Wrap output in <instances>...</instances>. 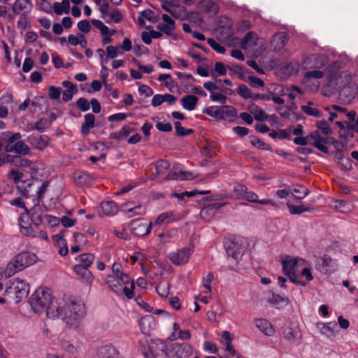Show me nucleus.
<instances>
[{"instance_id": "f257e3e1", "label": "nucleus", "mask_w": 358, "mask_h": 358, "mask_svg": "<svg viewBox=\"0 0 358 358\" xmlns=\"http://www.w3.org/2000/svg\"><path fill=\"white\" fill-rule=\"evenodd\" d=\"M85 315V306L80 300H71L63 305L55 302L49 307L48 311L49 318H60L72 327H77Z\"/></svg>"}, {"instance_id": "f03ea898", "label": "nucleus", "mask_w": 358, "mask_h": 358, "mask_svg": "<svg viewBox=\"0 0 358 358\" xmlns=\"http://www.w3.org/2000/svg\"><path fill=\"white\" fill-rule=\"evenodd\" d=\"M36 255L31 252H22L15 255L7 264L4 274L7 278L13 276L19 271L24 270L36 262Z\"/></svg>"}, {"instance_id": "7ed1b4c3", "label": "nucleus", "mask_w": 358, "mask_h": 358, "mask_svg": "<svg viewBox=\"0 0 358 358\" xmlns=\"http://www.w3.org/2000/svg\"><path fill=\"white\" fill-rule=\"evenodd\" d=\"M55 302L58 301L52 296L50 290L43 287L37 289L29 299L30 306L35 313H40L45 309L47 315L49 307Z\"/></svg>"}, {"instance_id": "20e7f679", "label": "nucleus", "mask_w": 358, "mask_h": 358, "mask_svg": "<svg viewBox=\"0 0 358 358\" xmlns=\"http://www.w3.org/2000/svg\"><path fill=\"white\" fill-rule=\"evenodd\" d=\"M10 203L12 206H15L25 210V214L21 215L20 217H19L20 231L22 235L31 238H39L46 241H48V234L45 231L35 230L31 227V226L29 224L26 223L24 221V217L28 215L29 213L28 209L25 207L24 203L21 198L15 199L10 201Z\"/></svg>"}, {"instance_id": "39448f33", "label": "nucleus", "mask_w": 358, "mask_h": 358, "mask_svg": "<svg viewBox=\"0 0 358 358\" xmlns=\"http://www.w3.org/2000/svg\"><path fill=\"white\" fill-rule=\"evenodd\" d=\"M1 138L6 143L4 150L7 152H15L17 155H27L30 153V148L21 139L20 133L5 131L1 134Z\"/></svg>"}, {"instance_id": "423d86ee", "label": "nucleus", "mask_w": 358, "mask_h": 358, "mask_svg": "<svg viewBox=\"0 0 358 358\" xmlns=\"http://www.w3.org/2000/svg\"><path fill=\"white\" fill-rule=\"evenodd\" d=\"M29 292V285L24 280L15 278L8 282L4 296L15 303L27 298Z\"/></svg>"}, {"instance_id": "0eeeda50", "label": "nucleus", "mask_w": 358, "mask_h": 358, "mask_svg": "<svg viewBox=\"0 0 358 358\" xmlns=\"http://www.w3.org/2000/svg\"><path fill=\"white\" fill-rule=\"evenodd\" d=\"M306 264V261L300 257H293L287 256L282 261V265L284 273L289 277L291 282L301 286H306V282L299 280L296 273L299 268Z\"/></svg>"}, {"instance_id": "6e6552de", "label": "nucleus", "mask_w": 358, "mask_h": 358, "mask_svg": "<svg viewBox=\"0 0 358 358\" xmlns=\"http://www.w3.org/2000/svg\"><path fill=\"white\" fill-rule=\"evenodd\" d=\"M106 282L108 287L117 295H124L127 299H132L134 296V290L135 284L129 277V282L122 283L119 278L115 275H107Z\"/></svg>"}, {"instance_id": "1a4fd4ad", "label": "nucleus", "mask_w": 358, "mask_h": 358, "mask_svg": "<svg viewBox=\"0 0 358 358\" xmlns=\"http://www.w3.org/2000/svg\"><path fill=\"white\" fill-rule=\"evenodd\" d=\"M140 351L144 358H166V343L160 339H153L146 345L141 343Z\"/></svg>"}, {"instance_id": "9d476101", "label": "nucleus", "mask_w": 358, "mask_h": 358, "mask_svg": "<svg viewBox=\"0 0 358 358\" xmlns=\"http://www.w3.org/2000/svg\"><path fill=\"white\" fill-rule=\"evenodd\" d=\"M194 352V348L186 343L166 344V358H190Z\"/></svg>"}, {"instance_id": "9b49d317", "label": "nucleus", "mask_w": 358, "mask_h": 358, "mask_svg": "<svg viewBox=\"0 0 358 358\" xmlns=\"http://www.w3.org/2000/svg\"><path fill=\"white\" fill-rule=\"evenodd\" d=\"M2 161L3 163H8L15 168L29 171L31 174L35 173L37 171L34 163L30 159L23 157L22 155L7 154L3 157Z\"/></svg>"}, {"instance_id": "f8f14e48", "label": "nucleus", "mask_w": 358, "mask_h": 358, "mask_svg": "<svg viewBox=\"0 0 358 358\" xmlns=\"http://www.w3.org/2000/svg\"><path fill=\"white\" fill-rule=\"evenodd\" d=\"M247 247V240L243 238L238 237L234 238V240L229 243L226 248V252L228 256H231L235 260L239 261L246 251Z\"/></svg>"}, {"instance_id": "ddd939ff", "label": "nucleus", "mask_w": 358, "mask_h": 358, "mask_svg": "<svg viewBox=\"0 0 358 358\" xmlns=\"http://www.w3.org/2000/svg\"><path fill=\"white\" fill-rule=\"evenodd\" d=\"M192 252L193 248L189 245L170 253L169 256L173 264L182 265L187 263Z\"/></svg>"}, {"instance_id": "4468645a", "label": "nucleus", "mask_w": 358, "mask_h": 358, "mask_svg": "<svg viewBox=\"0 0 358 358\" xmlns=\"http://www.w3.org/2000/svg\"><path fill=\"white\" fill-rule=\"evenodd\" d=\"M196 178V174H194L192 171H186L182 169V167L179 165H175L170 170L168 175L166 176L167 180H192Z\"/></svg>"}, {"instance_id": "2eb2a0df", "label": "nucleus", "mask_w": 358, "mask_h": 358, "mask_svg": "<svg viewBox=\"0 0 358 358\" xmlns=\"http://www.w3.org/2000/svg\"><path fill=\"white\" fill-rule=\"evenodd\" d=\"M152 227V222H147L143 219L133 220L130 223L131 231L139 236H145L150 234Z\"/></svg>"}, {"instance_id": "dca6fc26", "label": "nucleus", "mask_w": 358, "mask_h": 358, "mask_svg": "<svg viewBox=\"0 0 358 358\" xmlns=\"http://www.w3.org/2000/svg\"><path fill=\"white\" fill-rule=\"evenodd\" d=\"M328 62V59L323 55H311L303 62L304 69H320Z\"/></svg>"}, {"instance_id": "f3484780", "label": "nucleus", "mask_w": 358, "mask_h": 358, "mask_svg": "<svg viewBox=\"0 0 358 358\" xmlns=\"http://www.w3.org/2000/svg\"><path fill=\"white\" fill-rule=\"evenodd\" d=\"M27 141L34 148L43 150L49 145L50 139L47 135L31 134L27 137Z\"/></svg>"}, {"instance_id": "a211bd4d", "label": "nucleus", "mask_w": 358, "mask_h": 358, "mask_svg": "<svg viewBox=\"0 0 358 358\" xmlns=\"http://www.w3.org/2000/svg\"><path fill=\"white\" fill-rule=\"evenodd\" d=\"M96 356L98 358H123L119 350L112 344L99 348Z\"/></svg>"}, {"instance_id": "6ab92c4d", "label": "nucleus", "mask_w": 358, "mask_h": 358, "mask_svg": "<svg viewBox=\"0 0 358 358\" xmlns=\"http://www.w3.org/2000/svg\"><path fill=\"white\" fill-rule=\"evenodd\" d=\"M169 168V163L166 160H159L155 164L149 166L148 172L150 173V177L155 179L160 176L164 175Z\"/></svg>"}, {"instance_id": "aec40b11", "label": "nucleus", "mask_w": 358, "mask_h": 358, "mask_svg": "<svg viewBox=\"0 0 358 358\" xmlns=\"http://www.w3.org/2000/svg\"><path fill=\"white\" fill-rule=\"evenodd\" d=\"M315 268L323 273H331L335 271L334 263L332 259L327 255L317 259Z\"/></svg>"}, {"instance_id": "412c9836", "label": "nucleus", "mask_w": 358, "mask_h": 358, "mask_svg": "<svg viewBox=\"0 0 358 358\" xmlns=\"http://www.w3.org/2000/svg\"><path fill=\"white\" fill-rule=\"evenodd\" d=\"M310 140H313V145L324 153L329 152L327 143H330V138H323L317 131L311 132L309 134Z\"/></svg>"}, {"instance_id": "4be33fe9", "label": "nucleus", "mask_w": 358, "mask_h": 358, "mask_svg": "<svg viewBox=\"0 0 358 358\" xmlns=\"http://www.w3.org/2000/svg\"><path fill=\"white\" fill-rule=\"evenodd\" d=\"M162 18L164 22L157 24V29L167 36H171L175 30V22L167 14H163Z\"/></svg>"}, {"instance_id": "5701e85b", "label": "nucleus", "mask_w": 358, "mask_h": 358, "mask_svg": "<svg viewBox=\"0 0 358 358\" xmlns=\"http://www.w3.org/2000/svg\"><path fill=\"white\" fill-rule=\"evenodd\" d=\"M162 6L175 18H182L185 16V9L182 6L164 2Z\"/></svg>"}, {"instance_id": "b1692460", "label": "nucleus", "mask_w": 358, "mask_h": 358, "mask_svg": "<svg viewBox=\"0 0 358 358\" xmlns=\"http://www.w3.org/2000/svg\"><path fill=\"white\" fill-rule=\"evenodd\" d=\"M122 210L129 215L130 217L134 215H143L146 213L145 207L138 204L134 206L133 203H126L122 206Z\"/></svg>"}, {"instance_id": "393cba45", "label": "nucleus", "mask_w": 358, "mask_h": 358, "mask_svg": "<svg viewBox=\"0 0 358 358\" xmlns=\"http://www.w3.org/2000/svg\"><path fill=\"white\" fill-rule=\"evenodd\" d=\"M232 341L233 337L229 331H222L220 343L225 347V350L227 351L230 355H236V350L232 345Z\"/></svg>"}, {"instance_id": "a878e982", "label": "nucleus", "mask_w": 358, "mask_h": 358, "mask_svg": "<svg viewBox=\"0 0 358 358\" xmlns=\"http://www.w3.org/2000/svg\"><path fill=\"white\" fill-rule=\"evenodd\" d=\"M172 341L182 340L187 341L191 338V333L189 330H182L179 327L178 324L174 323L173 324V331L170 336Z\"/></svg>"}, {"instance_id": "bb28decb", "label": "nucleus", "mask_w": 358, "mask_h": 358, "mask_svg": "<svg viewBox=\"0 0 358 358\" xmlns=\"http://www.w3.org/2000/svg\"><path fill=\"white\" fill-rule=\"evenodd\" d=\"M236 110L231 106L224 105L220 106V120L232 122L237 117Z\"/></svg>"}, {"instance_id": "cd10ccee", "label": "nucleus", "mask_w": 358, "mask_h": 358, "mask_svg": "<svg viewBox=\"0 0 358 358\" xmlns=\"http://www.w3.org/2000/svg\"><path fill=\"white\" fill-rule=\"evenodd\" d=\"M73 271L80 278L83 282L89 285H92L94 278L88 268H85V266L76 265L73 267Z\"/></svg>"}, {"instance_id": "c85d7f7f", "label": "nucleus", "mask_w": 358, "mask_h": 358, "mask_svg": "<svg viewBox=\"0 0 358 358\" xmlns=\"http://www.w3.org/2000/svg\"><path fill=\"white\" fill-rule=\"evenodd\" d=\"M177 77L180 79V85L185 92L189 93L191 88L193 87L190 83L195 80L191 74L183 73L180 72L176 73Z\"/></svg>"}, {"instance_id": "c756f323", "label": "nucleus", "mask_w": 358, "mask_h": 358, "mask_svg": "<svg viewBox=\"0 0 358 358\" xmlns=\"http://www.w3.org/2000/svg\"><path fill=\"white\" fill-rule=\"evenodd\" d=\"M62 85L66 88L62 92V99L65 102L69 101L72 99L73 95L78 92L77 86L69 81H64Z\"/></svg>"}, {"instance_id": "7c9ffc66", "label": "nucleus", "mask_w": 358, "mask_h": 358, "mask_svg": "<svg viewBox=\"0 0 358 358\" xmlns=\"http://www.w3.org/2000/svg\"><path fill=\"white\" fill-rule=\"evenodd\" d=\"M255 323V326L265 335L271 336L274 334V329L268 320L265 319H257Z\"/></svg>"}, {"instance_id": "2f4dec72", "label": "nucleus", "mask_w": 358, "mask_h": 358, "mask_svg": "<svg viewBox=\"0 0 358 358\" xmlns=\"http://www.w3.org/2000/svg\"><path fill=\"white\" fill-rule=\"evenodd\" d=\"M199 99L194 95L189 94L184 96L180 99V103L184 109L192 111L196 108Z\"/></svg>"}, {"instance_id": "473e14b6", "label": "nucleus", "mask_w": 358, "mask_h": 358, "mask_svg": "<svg viewBox=\"0 0 358 358\" xmlns=\"http://www.w3.org/2000/svg\"><path fill=\"white\" fill-rule=\"evenodd\" d=\"M118 212V207L113 201H104L100 205V213L104 215L111 216Z\"/></svg>"}, {"instance_id": "72a5a7b5", "label": "nucleus", "mask_w": 358, "mask_h": 358, "mask_svg": "<svg viewBox=\"0 0 358 358\" xmlns=\"http://www.w3.org/2000/svg\"><path fill=\"white\" fill-rule=\"evenodd\" d=\"M139 326L142 333L148 334L155 328L154 317L151 315H147L141 317L139 321Z\"/></svg>"}, {"instance_id": "f704fd0d", "label": "nucleus", "mask_w": 358, "mask_h": 358, "mask_svg": "<svg viewBox=\"0 0 358 358\" xmlns=\"http://www.w3.org/2000/svg\"><path fill=\"white\" fill-rule=\"evenodd\" d=\"M258 38L255 33L250 32L243 38L242 48L246 50L252 48L257 45Z\"/></svg>"}, {"instance_id": "c9c22d12", "label": "nucleus", "mask_w": 358, "mask_h": 358, "mask_svg": "<svg viewBox=\"0 0 358 358\" xmlns=\"http://www.w3.org/2000/svg\"><path fill=\"white\" fill-rule=\"evenodd\" d=\"M248 110L254 115V117L256 120L263 121L266 120L268 117L265 112L255 103L248 105Z\"/></svg>"}, {"instance_id": "e433bc0d", "label": "nucleus", "mask_w": 358, "mask_h": 358, "mask_svg": "<svg viewBox=\"0 0 358 358\" xmlns=\"http://www.w3.org/2000/svg\"><path fill=\"white\" fill-rule=\"evenodd\" d=\"M244 197L245 198L246 200H248L250 202L258 203L263 204V205H271L273 206H275V203L272 200H269V199L259 200L258 195L253 192L247 191V193L245 194Z\"/></svg>"}, {"instance_id": "4c0bfd02", "label": "nucleus", "mask_w": 358, "mask_h": 358, "mask_svg": "<svg viewBox=\"0 0 358 358\" xmlns=\"http://www.w3.org/2000/svg\"><path fill=\"white\" fill-rule=\"evenodd\" d=\"M95 117L94 115L87 113L85 115V122L82 124L81 132L83 135H87L90 129L94 127Z\"/></svg>"}, {"instance_id": "58836bf2", "label": "nucleus", "mask_w": 358, "mask_h": 358, "mask_svg": "<svg viewBox=\"0 0 358 358\" xmlns=\"http://www.w3.org/2000/svg\"><path fill=\"white\" fill-rule=\"evenodd\" d=\"M54 11L57 15H61L63 13H69L70 10L69 0H62V2L53 3Z\"/></svg>"}, {"instance_id": "ea45409f", "label": "nucleus", "mask_w": 358, "mask_h": 358, "mask_svg": "<svg viewBox=\"0 0 358 358\" xmlns=\"http://www.w3.org/2000/svg\"><path fill=\"white\" fill-rule=\"evenodd\" d=\"M112 271L113 274L110 275L119 278L122 283L129 282V275L122 271V266L120 264L114 263L112 266Z\"/></svg>"}, {"instance_id": "a19ab883", "label": "nucleus", "mask_w": 358, "mask_h": 358, "mask_svg": "<svg viewBox=\"0 0 358 358\" xmlns=\"http://www.w3.org/2000/svg\"><path fill=\"white\" fill-rule=\"evenodd\" d=\"M324 76V73L319 70H313L308 71L305 73L303 78V83L307 86L310 85V83L313 79H320Z\"/></svg>"}, {"instance_id": "79ce46f5", "label": "nucleus", "mask_w": 358, "mask_h": 358, "mask_svg": "<svg viewBox=\"0 0 358 358\" xmlns=\"http://www.w3.org/2000/svg\"><path fill=\"white\" fill-rule=\"evenodd\" d=\"M54 240L56 242L57 246L59 248V253L62 256H65L67 255L69 249L66 245V240L59 235H56L54 236Z\"/></svg>"}, {"instance_id": "37998d69", "label": "nucleus", "mask_w": 358, "mask_h": 358, "mask_svg": "<svg viewBox=\"0 0 358 358\" xmlns=\"http://www.w3.org/2000/svg\"><path fill=\"white\" fill-rule=\"evenodd\" d=\"M31 9V3L29 0H16L13 6V10L19 13L22 10H29Z\"/></svg>"}, {"instance_id": "c03bdc74", "label": "nucleus", "mask_w": 358, "mask_h": 358, "mask_svg": "<svg viewBox=\"0 0 358 358\" xmlns=\"http://www.w3.org/2000/svg\"><path fill=\"white\" fill-rule=\"evenodd\" d=\"M175 216V213L173 211H166L161 214H159L155 221V225H162L163 224H168L169 222V220Z\"/></svg>"}, {"instance_id": "a18cd8bd", "label": "nucleus", "mask_w": 358, "mask_h": 358, "mask_svg": "<svg viewBox=\"0 0 358 358\" xmlns=\"http://www.w3.org/2000/svg\"><path fill=\"white\" fill-rule=\"evenodd\" d=\"M78 261L79 264H77L78 266H85V268H88L94 261V256L89 253L83 254L78 257Z\"/></svg>"}, {"instance_id": "49530a36", "label": "nucleus", "mask_w": 358, "mask_h": 358, "mask_svg": "<svg viewBox=\"0 0 358 358\" xmlns=\"http://www.w3.org/2000/svg\"><path fill=\"white\" fill-rule=\"evenodd\" d=\"M286 36L284 33L275 34L272 39V44L275 46V48L280 49L285 45Z\"/></svg>"}, {"instance_id": "de8ad7c7", "label": "nucleus", "mask_w": 358, "mask_h": 358, "mask_svg": "<svg viewBox=\"0 0 358 358\" xmlns=\"http://www.w3.org/2000/svg\"><path fill=\"white\" fill-rule=\"evenodd\" d=\"M287 206L289 209V212L291 215H298L305 212H309L310 209L303 205L295 206L290 203H287Z\"/></svg>"}, {"instance_id": "09e8293b", "label": "nucleus", "mask_w": 358, "mask_h": 358, "mask_svg": "<svg viewBox=\"0 0 358 358\" xmlns=\"http://www.w3.org/2000/svg\"><path fill=\"white\" fill-rule=\"evenodd\" d=\"M214 280V275L212 273H208L207 275L203 277L202 278V285L205 288V290L203 291L205 294H209L211 292V283Z\"/></svg>"}, {"instance_id": "8fccbe9b", "label": "nucleus", "mask_w": 358, "mask_h": 358, "mask_svg": "<svg viewBox=\"0 0 358 358\" xmlns=\"http://www.w3.org/2000/svg\"><path fill=\"white\" fill-rule=\"evenodd\" d=\"M106 18H103L107 23H110L111 22H114L115 23L120 22L123 16L117 10H113L112 12L108 13L107 15L105 16Z\"/></svg>"}, {"instance_id": "3c124183", "label": "nucleus", "mask_w": 358, "mask_h": 358, "mask_svg": "<svg viewBox=\"0 0 358 358\" xmlns=\"http://www.w3.org/2000/svg\"><path fill=\"white\" fill-rule=\"evenodd\" d=\"M220 106H211L203 109V113L215 119L220 120Z\"/></svg>"}, {"instance_id": "603ef678", "label": "nucleus", "mask_w": 358, "mask_h": 358, "mask_svg": "<svg viewBox=\"0 0 358 358\" xmlns=\"http://www.w3.org/2000/svg\"><path fill=\"white\" fill-rule=\"evenodd\" d=\"M223 206L224 203H214L212 205H209L201 210V215L203 217L206 214L214 215V213Z\"/></svg>"}, {"instance_id": "864d4df0", "label": "nucleus", "mask_w": 358, "mask_h": 358, "mask_svg": "<svg viewBox=\"0 0 358 358\" xmlns=\"http://www.w3.org/2000/svg\"><path fill=\"white\" fill-rule=\"evenodd\" d=\"M202 7L212 13H217L218 11V6L211 0H203L201 2Z\"/></svg>"}, {"instance_id": "5fc2aeb1", "label": "nucleus", "mask_w": 358, "mask_h": 358, "mask_svg": "<svg viewBox=\"0 0 358 358\" xmlns=\"http://www.w3.org/2000/svg\"><path fill=\"white\" fill-rule=\"evenodd\" d=\"M155 17V13L151 10H144L141 13V17H138V22L141 24H145L144 19H146L149 21L153 20Z\"/></svg>"}, {"instance_id": "6e6d98bb", "label": "nucleus", "mask_w": 358, "mask_h": 358, "mask_svg": "<svg viewBox=\"0 0 358 358\" xmlns=\"http://www.w3.org/2000/svg\"><path fill=\"white\" fill-rule=\"evenodd\" d=\"M237 93L244 99H251L252 95L251 90L243 84L238 85Z\"/></svg>"}, {"instance_id": "4d7b16f0", "label": "nucleus", "mask_w": 358, "mask_h": 358, "mask_svg": "<svg viewBox=\"0 0 358 358\" xmlns=\"http://www.w3.org/2000/svg\"><path fill=\"white\" fill-rule=\"evenodd\" d=\"M292 192L298 194L296 196L297 199H303L309 194L308 189L301 185L295 186Z\"/></svg>"}, {"instance_id": "13d9d810", "label": "nucleus", "mask_w": 358, "mask_h": 358, "mask_svg": "<svg viewBox=\"0 0 358 358\" xmlns=\"http://www.w3.org/2000/svg\"><path fill=\"white\" fill-rule=\"evenodd\" d=\"M96 3L99 7V10L101 13L102 18H106V15L108 13L109 3L107 0H99Z\"/></svg>"}, {"instance_id": "bf43d9fd", "label": "nucleus", "mask_w": 358, "mask_h": 358, "mask_svg": "<svg viewBox=\"0 0 358 358\" xmlns=\"http://www.w3.org/2000/svg\"><path fill=\"white\" fill-rule=\"evenodd\" d=\"M7 177L15 182H19L24 177V174L22 172L12 169L7 173Z\"/></svg>"}, {"instance_id": "052dcab7", "label": "nucleus", "mask_w": 358, "mask_h": 358, "mask_svg": "<svg viewBox=\"0 0 358 358\" xmlns=\"http://www.w3.org/2000/svg\"><path fill=\"white\" fill-rule=\"evenodd\" d=\"M106 52L108 58L114 59L119 55L122 54L120 51V47H115L113 45H108L106 47Z\"/></svg>"}, {"instance_id": "680f3d73", "label": "nucleus", "mask_w": 358, "mask_h": 358, "mask_svg": "<svg viewBox=\"0 0 358 358\" xmlns=\"http://www.w3.org/2000/svg\"><path fill=\"white\" fill-rule=\"evenodd\" d=\"M301 268L302 270L301 271V275L306 278L307 282L312 281L313 280V276L312 275L310 264L306 262V264Z\"/></svg>"}, {"instance_id": "e2e57ef3", "label": "nucleus", "mask_w": 358, "mask_h": 358, "mask_svg": "<svg viewBox=\"0 0 358 358\" xmlns=\"http://www.w3.org/2000/svg\"><path fill=\"white\" fill-rule=\"evenodd\" d=\"M317 127L320 129L324 134L329 135L332 133V129L330 127L329 124L326 121H318L317 122Z\"/></svg>"}, {"instance_id": "0e129e2a", "label": "nucleus", "mask_w": 358, "mask_h": 358, "mask_svg": "<svg viewBox=\"0 0 358 358\" xmlns=\"http://www.w3.org/2000/svg\"><path fill=\"white\" fill-rule=\"evenodd\" d=\"M169 289V285L166 282H161L156 287L157 292L162 296H166L168 294Z\"/></svg>"}, {"instance_id": "69168bd1", "label": "nucleus", "mask_w": 358, "mask_h": 358, "mask_svg": "<svg viewBox=\"0 0 358 358\" xmlns=\"http://www.w3.org/2000/svg\"><path fill=\"white\" fill-rule=\"evenodd\" d=\"M302 110L307 115L313 116V117H320L321 113L315 108H313L309 105L302 106Z\"/></svg>"}, {"instance_id": "338daca9", "label": "nucleus", "mask_w": 358, "mask_h": 358, "mask_svg": "<svg viewBox=\"0 0 358 358\" xmlns=\"http://www.w3.org/2000/svg\"><path fill=\"white\" fill-rule=\"evenodd\" d=\"M176 134L178 136H187L193 132V130L191 129H186L183 127L181 126V124L179 122H176L174 124Z\"/></svg>"}, {"instance_id": "774afa93", "label": "nucleus", "mask_w": 358, "mask_h": 358, "mask_svg": "<svg viewBox=\"0 0 358 358\" xmlns=\"http://www.w3.org/2000/svg\"><path fill=\"white\" fill-rule=\"evenodd\" d=\"M203 350L205 352L211 353V354H216L218 352V348L216 346V345L213 343L209 342V341H205L203 344Z\"/></svg>"}]
</instances>
